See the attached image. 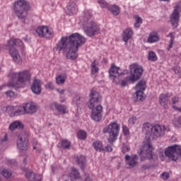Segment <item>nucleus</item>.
<instances>
[{"label":"nucleus","instance_id":"obj_1","mask_svg":"<svg viewBox=\"0 0 181 181\" xmlns=\"http://www.w3.org/2000/svg\"><path fill=\"white\" fill-rule=\"evenodd\" d=\"M142 132L146 134V142L143 143V147L140 152L141 160H145L148 159L149 160H158V156L152 153L153 148L149 141L151 138L152 139L156 140L158 138H162L166 132V127L160 124L151 125L150 123H144L142 127Z\"/></svg>","mask_w":181,"mask_h":181},{"label":"nucleus","instance_id":"obj_2","mask_svg":"<svg viewBox=\"0 0 181 181\" xmlns=\"http://www.w3.org/2000/svg\"><path fill=\"white\" fill-rule=\"evenodd\" d=\"M86 43V37L76 33L69 37H62L54 47L56 52L66 53V59L76 60L78 57L77 50L78 47Z\"/></svg>","mask_w":181,"mask_h":181},{"label":"nucleus","instance_id":"obj_3","mask_svg":"<svg viewBox=\"0 0 181 181\" xmlns=\"http://www.w3.org/2000/svg\"><path fill=\"white\" fill-rule=\"evenodd\" d=\"M89 101L88 102V107L91 110V118L96 122L101 121L103 118V106L100 104L103 101V96L100 93L92 90L89 94Z\"/></svg>","mask_w":181,"mask_h":181},{"label":"nucleus","instance_id":"obj_4","mask_svg":"<svg viewBox=\"0 0 181 181\" xmlns=\"http://www.w3.org/2000/svg\"><path fill=\"white\" fill-rule=\"evenodd\" d=\"M9 76L11 81L8 83V86L14 87L15 88H21L22 84H25L27 81H30V78L32 77V74L28 70L13 72Z\"/></svg>","mask_w":181,"mask_h":181},{"label":"nucleus","instance_id":"obj_5","mask_svg":"<svg viewBox=\"0 0 181 181\" xmlns=\"http://www.w3.org/2000/svg\"><path fill=\"white\" fill-rule=\"evenodd\" d=\"M29 9V3L25 0H18L13 6L14 14L23 23H26Z\"/></svg>","mask_w":181,"mask_h":181},{"label":"nucleus","instance_id":"obj_6","mask_svg":"<svg viewBox=\"0 0 181 181\" xmlns=\"http://www.w3.org/2000/svg\"><path fill=\"white\" fill-rule=\"evenodd\" d=\"M23 45L22 40L19 39H10L8 42V47H9V54L11 56L14 62L16 64H22V57L17 47H21Z\"/></svg>","mask_w":181,"mask_h":181},{"label":"nucleus","instance_id":"obj_7","mask_svg":"<svg viewBox=\"0 0 181 181\" xmlns=\"http://www.w3.org/2000/svg\"><path fill=\"white\" fill-rule=\"evenodd\" d=\"M130 76H127L124 79L122 80V87L128 86V81L131 83H135V81L139 80L144 73V68L139 66L136 64H132L129 66Z\"/></svg>","mask_w":181,"mask_h":181},{"label":"nucleus","instance_id":"obj_8","mask_svg":"<svg viewBox=\"0 0 181 181\" xmlns=\"http://www.w3.org/2000/svg\"><path fill=\"white\" fill-rule=\"evenodd\" d=\"M103 134H109L108 141L110 144L115 142L119 132V124L117 122H112L103 130Z\"/></svg>","mask_w":181,"mask_h":181},{"label":"nucleus","instance_id":"obj_9","mask_svg":"<svg viewBox=\"0 0 181 181\" xmlns=\"http://www.w3.org/2000/svg\"><path fill=\"white\" fill-rule=\"evenodd\" d=\"M126 72H121V69L117 67L115 65H112L109 70V77L112 83L116 86H121L122 87V76H125Z\"/></svg>","mask_w":181,"mask_h":181},{"label":"nucleus","instance_id":"obj_10","mask_svg":"<svg viewBox=\"0 0 181 181\" xmlns=\"http://www.w3.org/2000/svg\"><path fill=\"white\" fill-rule=\"evenodd\" d=\"M29 134L23 132L18 136L17 146L20 151H28L29 146Z\"/></svg>","mask_w":181,"mask_h":181},{"label":"nucleus","instance_id":"obj_11","mask_svg":"<svg viewBox=\"0 0 181 181\" xmlns=\"http://www.w3.org/2000/svg\"><path fill=\"white\" fill-rule=\"evenodd\" d=\"M180 146L174 145L169 146L165 150V155L168 159H171L174 162L177 160L180 152Z\"/></svg>","mask_w":181,"mask_h":181},{"label":"nucleus","instance_id":"obj_12","mask_svg":"<svg viewBox=\"0 0 181 181\" xmlns=\"http://www.w3.org/2000/svg\"><path fill=\"white\" fill-rule=\"evenodd\" d=\"M146 85V82L145 81H140L136 86L135 88L136 91L134 95L135 101H144V100H145V97H144V91H145Z\"/></svg>","mask_w":181,"mask_h":181},{"label":"nucleus","instance_id":"obj_13","mask_svg":"<svg viewBox=\"0 0 181 181\" xmlns=\"http://www.w3.org/2000/svg\"><path fill=\"white\" fill-rule=\"evenodd\" d=\"M85 33L88 36L91 37V36H95V35H98L100 33V27L93 21H90L89 23L83 25Z\"/></svg>","mask_w":181,"mask_h":181},{"label":"nucleus","instance_id":"obj_14","mask_svg":"<svg viewBox=\"0 0 181 181\" xmlns=\"http://www.w3.org/2000/svg\"><path fill=\"white\" fill-rule=\"evenodd\" d=\"M36 32L40 37H45V39H50L53 36L52 31L49 30V27L42 25L37 28Z\"/></svg>","mask_w":181,"mask_h":181},{"label":"nucleus","instance_id":"obj_15","mask_svg":"<svg viewBox=\"0 0 181 181\" xmlns=\"http://www.w3.org/2000/svg\"><path fill=\"white\" fill-rule=\"evenodd\" d=\"M125 160L127 161L126 163L127 168L128 169H132V168H135L138 165V156L134 155L131 157L129 155H126Z\"/></svg>","mask_w":181,"mask_h":181},{"label":"nucleus","instance_id":"obj_16","mask_svg":"<svg viewBox=\"0 0 181 181\" xmlns=\"http://www.w3.org/2000/svg\"><path fill=\"white\" fill-rule=\"evenodd\" d=\"M42 84L40 79H34L31 86V90L34 94H40L42 93Z\"/></svg>","mask_w":181,"mask_h":181},{"label":"nucleus","instance_id":"obj_17","mask_svg":"<svg viewBox=\"0 0 181 181\" xmlns=\"http://www.w3.org/2000/svg\"><path fill=\"white\" fill-rule=\"evenodd\" d=\"M78 12V6L76 4V2L71 1L70 2L66 7V13L67 15H76Z\"/></svg>","mask_w":181,"mask_h":181},{"label":"nucleus","instance_id":"obj_18","mask_svg":"<svg viewBox=\"0 0 181 181\" xmlns=\"http://www.w3.org/2000/svg\"><path fill=\"white\" fill-rule=\"evenodd\" d=\"M170 22L174 28L179 25V9L175 7L170 17Z\"/></svg>","mask_w":181,"mask_h":181},{"label":"nucleus","instance_id":"obj_19","mask_svg":"<svg viewBox=\"0 0 181 181\" xmlns=\"http://www.w3.org/2000/svg\"><path fill=\"white\" fill-rule=\"evenodd\" d=\"M90 19H91V12L88 10L85 11L80 17V21L83 25H87L90 23V22H92Z\"/></svg>","mask_w":181,"mask_h":181},{"label":"nucleus","instance_id":"obj_20","mask_svg":"<svg viewBox=\"0 0 181 181\" xmlns=\"http://www.w3.org/2000/svg\"><path fill=\"white\" fill-rule=\"evenodd\" d=\"M50 110L52 111H58L61 114H66V106L60 105L57 103H51L49 105Z\"/></svg>","mask_w":181,"mask_h":181},{"label":"nucleus","instance_id":"obj_21","mask_svg":"<svg viewBox=\"0 0 181 181\" xmlns=\"http://www.w3.org/2000/svg\"><path fill=\"white\" fill-rule=\"evenodd\" d=\"M25 176L30 181H42V175H35V173L30 170H25Z\"/></svg>","mask_w":181,"mask_h":181},{"label":"nucleus","instance_id":"obj_22","mask_svg":"<svg viewBox=\"0 0 181 181\" xmlns=\"http://www.w3.org/2000/svg\"><path fill=\"white\" fill-rule=\"evenodd\" d=\"M25 114H35L37 111V106L32 103H26L24 105Z\"/></svg>","mask_w":181,"mask_h":181},{"label":"nucleus","instance_id":"obj_23","mask_svg":"<svg viewBox=\"0 0 181 181\" xmlns=\"http://www.w3.org/2000/svg\"><path fill=\"white\" fill-rule=\"evenodd\" d=\"M134 32L132 28H127L123 31L122 40L125 42L126 44L128 43V40L132 37Z\"/></svg>","mask_w":181,"mask_h":181},{"label":"nucleus","instance_id":"obj_24","mask_svg":"<svg viewBox=\"0 0 181 181\" xmlns=\"http://www.w3.org/2000/svg\"><path fill=\"white\" fill-rule=\"evenodd\" d=\"M76 163L80 166L81 169H82V170H84V169H86V166L87 165V160L86 159V157L84 156H76Z\"/></svg>","mask_w":181,"mask_h":181},{"label":"nucleus","instance_id":"obj_25","mask_svg":"<svg viewBox=\"0 0 181 181\" xmlns=\"http://www.w3.org/2000/svg\"><path fill=\"white\" fill-rule=\"evenodd\" d=\"M148 43H156V42H159V35L156 32H151L148 37L147 39Z\"/></svg>","mask_w":181,"mask_h":181},{"label":"nucleus","instance_id":"obj_26","mask_svg":"<svg viewBox=\"0 0 181 181\" xmlns=\"http://www.w3.org/2000/svg\"><path fill=\"white\" fill-rule=\"evenodd\" d=\"M169 98H170V96H168V94L162 93L159 97L160 105L166 108V105L169 103Z\"/></svg>","mask_w":181,"mask_h":181},{"label":"nucleus","instance_id":"obj_27","mask_svg":"<svg viewBox=\"0 0 181 181\" xmlns=\"http://www.w3.org/2000/svg\"><path fill=\"white\" fill-rule=\"evenodd\" d=\"M26 114V110L25 109V105L23 106L15 107L14 117H18V115H23Z\"/></svg>","mask_w":181,"mask_h":181},{"label":"nucleus","instance_id":"obj_28","mask_svg":"<svg viewBox=\"0 0 181 181\" xmlns=\"http://www.w3.org/2000/svg\"><path fill=\"white\" fill-rule=\"evenodd\" d=\"M10 131H15V129H23V124L21 122H13L9 126Z\"/></svg>","mask_w":181,"mask_h":181},{"label":"nucleus","instance_id":"obj_29","mask_svg":"<svg viewBox=\"0 0 181 181\" xmlns=\"http://www.w3.org/2000/svg\"><path fill=\"white\" fill-rule=\"evenodd\" d=\"M66 80H67V74H62L58 76H57L56 83L57 84H59V85L64 84Z\"/></svg>","mask_w":181,"mask_h":181},{"label":"nucleus","instance_id":"obj_30","mask_svg":"<svg viewBox=\"0 0 181 181\" xmlns=\"http://www.w3.org/2000/svg\"><path fill=\"white\" fill-rule=\"evenodd\" d=\"M110 12L112 13L115 16H118L121 12V9L119 8V6L117 5H112L109 8Z\"/></svg>","mask_w":181,"mask_h":181},{"label":"nucleus","instance_id":"obj_31","mask_svg":"<svg viewBox=\"0 0 181 181\" xmlns=\"http://www.w3.org/2000/svg\"><path fill=\"white\" fill-rule=\"evenodd\" d=\"M0 175H1L3 177H5L6 179H8V177H11L12 176V172H11V170L6 168H1Z\"/></svg>","mask_w":181,"mask_h":181},{"label":"nucleus","instance_id":"obj_32","mask_svg":"<svg viewBox=\"0 0 181 181\" xmlns=\"http://www.w3.org/2000/svg\"><path fill=\"white\" fill-rule=\"evenodd\" d=\"M93 146L95 151L98 152H101V151H104V147L103 146V143L99 141H95L93 143Z\"/></svg>","mask_w":181,"mask_h":181},{"label":"nucleus","instance_id":"obj_33","mask_svg":"<svg viewBox=\"0 0 181 181\" xmlns=\"http://www.w3.org/2000/svg\"><path fill=\"white\" fill-rule=\"evenodd\" d=\"M69 176L71 177V179H75V180H77L80 178V173H78V170L73 168L71 172L69 174Z\"/></svg>","mask_w":181,"mask_h":181},{"label":"nucleus","instance_id":"obj_34","mask_svg":"<svg viewBox=\"0 0 181 181\" xmlns=\"http://www.w3.org/2000/svg\"><path fill=\"white\" fill-rule=\"evenodd\" d=\"M71 145V143L69 140H67V139H63L61 141V146L64 149H69Z\"/></svg>","mask_w":181,"mask_h":181},{"label":"nucleus","instance_id":"obj_35","mask_svg":"<svg viewBox=\"0 0 181 181\" xmlns=\"http://www.w3.org/2000/svg\"><path fill=\"white\" fill-rule=\"evenodd\" d=\"M6 112L8 113L10 117H15V107L13 106H7Z\"/></svg>","mask_w":181,"mask_h":181},{"label":"nucleus","instance_id":"obj_36","mask_svg":"<svg viewBox=\"0 0 181 181\" xmlns=\"http://www.w3.org/2000/svg\"><path fill=\"white\" fill-rule=\"evenodd\" d=\"M148 60H151V62H156L158 60V57H156V54L151 51L148 53Z\"/></svg>","mask_w":181,"mask_h":181},{"label":"nucleus","instance_id":"obj_37","mask_svg":"<svg viewBox=\"0 0 181 181\" xmlns=\"http://www.w3.org/2000/svg\"><path fill=\"white\" fill-rule=\"evenodd\" d=\"M155 166H156V165L155 164H150V163H146V164H144L141 165V170H148V169H151V168H155Z\"/></svg>","mask_w":181,"mask_h":181},{"label":"nucleus","instance_id":"obj_38","mask_svg":"<svg viewBox=\"0 0 181 181\" xmlns=\"http://www.w3.org/2000/svg\"><path fill=\"white\" fill-rule=\"evenodd\" d=\"M78 138L79 139H86V138H87V132L84 130H80L78 132Z\"/></svg>","mask_w":181,"mask_h":181},{"label":"nucleus","instance_id":"obj_39","mask_svg":"<svg viewBox=\"0 0 181 181\" xmlns=\"http://www.w3.org/2000/svg\"><path fill=\"white\" fill-rule=\"evenodd\" d=\"M90 67H91L92 73H98L99 69L98 67H97V64H95V60L91 63Z\"/></svg>","mask_w":181,"mask_h":181},{"label":"nucleus","instance_id":"obj_40","mask_svg":"<svg viewBox=\"0 0 181 181\" xmlns=\"http://www.w3.org/2000/svg\"><path fill=\"white\" fill-rule=\"evenodd\" d=\"M141 23H142V19L141 18V17L136 16V22L134 23L135 28H139Z\"/></svg>","mask_w":181,"mask_h":181},{"label":"nucleus","instance_id":"obj_41","mask_svg":"<svg viewBox=\"0 0 181 181\" xmlns=\"http://www.w3.org/2000/svg\"><path fill=\"white\" fill-rule=\"evenodd\" d=\"M74 101L76 103V105H81V104H83L82 98L79 95L75 96Z\"/></svg>","mask_w":181,"mask_h":181},{"label":"nucleus","instance_id":"obj_42","mask_svg":"<svg viewBox=\"0 0 181 181\" xmlns=\"http://www.w3.org/2000/svg\"><path fill=\"white\" fill-rule=\"evenodd\" d=\"M98 2L101 8H108V3L105 0H98Z\"/></svg>","mask_w":181,"mask_h":181},{"label":"nucleus","instance_id":"obj_43","mask_svg":"<svg viewBox=\"0 0 181 181\" xmlns=\"http://www.w3.org/2000/svg\"><path fill=\"white\" fill-rule=\"evenodd\" d=\"M160 177L163 180H168V179H169V177H170V175L168 172H164L161 174Z\"/></svg>","mask_w":181,"mask_h":181},{"label":"nucleus","instance_id":"obj_44","mask_svg":"<svg viewBox=\"0 0 181 181\" xmlns=\"http://www.w3.org/2000/svg\"><path fill=\"white\" fill-rule=\"evenodd\" d=\"M129 151H131V148L129 146H127V144H123L122 147V153H127Z\"/></svg>","mask_w":181,"mask_h":181},{"label":"nucleus","instance_id":"obj_45","mask_svg":"<svg viewBox=\"0 0 181 181\" xmlns=\"http://www.w3.org/2000/svg\"><path fill=\"white\" fill-rule=\"evenodd\" d=\"M45 87L47 90H53L54 88V85L52 82H48L45 84Z\"/></svg>","mask_w":181,"mask_h":181},{"label":"nucleus","instance_id":"obj_46","mask_svg":"<svg viewBox=\"0 0 181 181\" xmlns=\"http://www.w3.org/2000/svg\"><path fill=\"white\" fill-rule=\"evenodd\" d=\"M5 94L7 97H9L10 98H12V97L15 96V92L12 90H8L5 92Z\"/></svg>","mask_w":181,"mask_h":181},{"label":"nucleus","instance_id":"obj_47","mask_svg":"<svg viewBox=\"0 0 181 181\" xmlns=\"http://www.w3.org/2000/svg\"><path fill=\"white\" fill-rule=\"evenodd\" d=\"M129 124H132V125H134L135 122H136V117H132L129 119Z\"/></svg>","mask_w":181,"mask_h":181},{"label":"nucleus","instance_id":"obj_48","mask_svg":"<svg viewBox=\"0 0 181 181\" xmlns=\"http://www.w3.org/2000/svg\"><path fill=\"white\" fill-rule=\"evenodd\" d=\"M173 70H174L175 74H178V76H179V74H180V71H181L180 67H178V66L175 67V68H173Z\"/></svg>","mask_w":181,"mask_h":181},{"label":"nucleus","instance_id":"obj_49","mask_svg":"<svg viewBox=\"0 0 181 181\" xmlns=\"http://www.w3.org/2000/svg\"><path fill=\"white\" fill-rule=\"evenodd\" d=\"M175 127H181V117L175 122Z\"/></svg>","mask_w":181,"mask_h":181},{"label":"nucleus","instance_id":"obj_50","mask_svg":"<svg viewBox=\"0 0 181 181\" xmlns=\"http://www.w3.org/2000/svg\"><path fill=\"white\" fill-rule=\"evenodd\" d=\"M122 128H123V133L124 134V135H128V133L129 132L128 127H127L126 126H123Z\"/></svg>","mask_w":181,"mask_h":181},{"label":"nucleus","instance_id":"obj_51","mask_svg":"<svg viewBox=\"0 0 181 181\" xmlns=\"http://www.w3.org/2000/svg\"><path fill=\"white\" fill-rule=\"evenodd\" d=\"M106 151L107 152H112V146H111L110 144L107 145L106 146Z\"/></svg>","mask_w":181,"mask_h":181},{"label":"nucleus","instance_id":"obj_52","mask_svg":"<svg viewBox=\"0 0 181 181\" xmlns=\"http://www.w3.org/2000/svg\"><path fill=\"white\" fill-rule=\"evenodd\" d=\"M172 102H173V104H176V103H179V98H177V97L173 98Z\"/></svg>","mask_w":181,"mask_h":181},{"label":"nucleus","instance_id":"obj_53","mask_svg":"<svg viewBox=\"0 0 181 181\" xmlns=\"http://www.w3.org/2000/svg\"><path fill=\"white\" fill-rule=\"evenodd\" d=\"M57 91L59 93V94H64V89H57Z\"/></svg>","mask_w":181,"mask_h":181},{"label":"nucleus","instance_id":"obj_54","mask_svg":"<svg viewBox=\"0 0 181 181\" xmlns=\"http://www.w3.org/2000/svg\"><path fill=\"white\" fill-rule=\"evenodd\" d=\"M173 46V40H170V44H169V49H172Z\"/></svg>","mask_w":181,"mask_h":181},{"label":"nucleus","instance_id":"obj_55","mask_svg":"<svg viewBox=\"0 0 181 181\" xmlns=\"http://www.w3.org/2000/svg\"><path fill=\"white\" fill-rule=\"evenodd\" d=\"M84 181H93V179H91L89 175H87V177L85 179Z\"/></svg>","mask_w":181,"mask_h":181},{"label":"nucleus","instance_id":"obj_56","mask_svg":"<svg viewBox=\"0 0 181 181\" xmlns=\"http://www.w3.org/2000/svg\"><path fill=\"white\" fill-rule=\"evenodd\" d=\"M33 145H37V140H33Z\"/></svg>","mask_w":181,"mask_h":181},{"label":"nucleus","instance_id":"obj_57","mask_svg":"<svg viewBox=\"0 0 181 181\" xmlns=\"http://www.w3.org/2000/svg\"><path fill=\"white\" fill-rule=\"evenodd\" d=\"M2 47L4 49H5L6 47V45H0V50H1V49H2Z\"/></svg>","mask_w":181,"mask_h":181},{"label":"nucleus","instance_id":"obj_58","mask_svg":"<svg viewBox=\"0 0 181 181\" xmlns=\"http://www.w3.org/2000/svg\"><path fill=\"white\" fill-rule=\"evenodd\" d=\"M5 141H6V137H5V139H1L2 142H5Z\"/></svg>","mask_w":181,"mask_h":181},{"label":"nucleus","instance_id":"obj_59","mask_svg":"<svg viewBox=\"0 0 181 181\" xmlns=\"http://www.w3.org/2000/svg\"><path fill=\"white\" fill-rule=\"evenodd\" d=\"M4 87H5V86H0V91H1V90H2V88H4Z\"/></svg>","mask_w":181,"mask_h":181},{"label":"nucleus","instance_id":"obj_60","mask_svg":"<svg viewBox=\"0 0 181 181\" xmlns=\"http://www.w3.org/2000/svg\"><path fill=\"white\" fill-rule=\"evenodd\" d=\"M33 149H36V146H33Z\"/></svg>","mask_w":181,"mask_h":181},{"label":"nucleus","instance_id":"obj_61","mask_svg":"<svg viewBox=\"0 0 181 181\" xmlns=\"http://www.w3.org/2000/svg\"><path fill=\"white\" fill-rule=\"evenodd\" d=\"M23 162H26V158H24Z\"/></svg>","mask_w":181,"mask_h":181},{"label":"nucleus","instance_id":"obj_62","mask_svg":"<svg viewBox=\"0 0 181 181\" xmlns=\"http://www.w3.org/2000/svg\"><path fill=\"white\" fill-rule=\"evenodd\" d=\"M0 181H2V177H1V176H0Z\"/></svg>","mask_w":181,"mask_h":181},{"label":"nucleus","instance_id":"obj_63","mask_svg":"<svg viewBox=\"0 0 181 181\" xmlns=\"http://www.w3.org/2000/svg\"><path fill=\"white\" fill-rule=\"evenodd\" d=\"M0 145H1V141H0Z\"/></svg>","mask_w":181,"mask_h":181}]
</instances>
